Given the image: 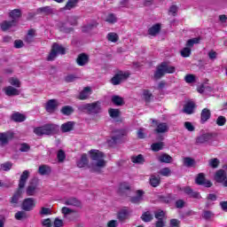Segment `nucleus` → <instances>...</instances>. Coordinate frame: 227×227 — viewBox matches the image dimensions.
I'll list each match as a JSON object with an SVG mask.
<instances>
[{
    "mask_svg": "<svg viewBox=\"0 0 227 227\" xmlns=\"http://www.w3.org/2000/svg\"><path fill=\"white\" fill-rule=\"evenodd\" d=\"M90 155L91 162L89 165L90 169L94 172H98L102 168H106V162L104 160V153L98 150H90L89 152Z\"/></svg>",
    "mask_w": 227,
    "mask_h": 227,
    "instance_id": "f257e3e1",
    "label": "nucleus"
},
{
    "mask_svg": "<svg viewBox=\"0 0 227 227\" xmlns=\"http://www.w3.org/2000/svg\"><path fill=\"white\" fill-rule=\"evenodd\" d=\"M58 132H59V126L54 123H47L34 129V134L39 137L54 136V134H58Z\"/></svg>",
    "mask_w": 227,
    "mask_h": 227,
    "instance_id": "f03ea898",
    "label": "nucleus"
},
{
    "mask_svg": "<svg viewBox=\"0 0 227 227\" xmlns=\"http://www.w3.org/2000/svg\"><path fill=\"white\" fill-rule=\"evenodd\" d=\"M166 74H175V67L169 66L167 62H162L157 67L156 72L154 73V79L159 80Z\"/></svg>",
    "mask_w": 227,
    "mask_h": 227,
    "instance_id": "7ed1b4c3",
    "label": "nucleus"
},
{
    "mask_svg": "<svg viewBox=\"0 0 227 227\" xmlns=\"http://www.w3.org/2000/svg\"><path fill=\"white\" fill-rule=\"evenodd\" d=\"M58 54H66V49L63 45L54 43L51 46V50L48 54L46 59L47 61H54L58 58Z\"/></svg>",
    "mask_w": 227,
    "mask_h": 227,
    "instance_id": "20e7f679",
    "label": "nucleus"
},
{
    "mask_svg": "<svg viewBox=\"0 0 227 227\" xmlns=\"http://www.w3.org/2000/svg\"><path fill=\"white\" fill-rule=\"evenodd\" d=\"M80 109L82 111H87L89 114H98V113H100L102 110V107L100 106V101H97L94 103L82 105Z\"/></svg>",
    "mask_w": 227,
    "mask_h": 227,
    "instance_id": "39448f33",
    "label": "nucleus"
},
{
    "mask_svg": "<svg viewBox=\"0 0 227 227\" xmlns=\"http://www.w3.org/2000/svg\"><path fill=\"white\" fill-rule=\"evenodd\" d=\"M36 207V200L34 198H27L23 200L21 207L25 212H31Z\"/></svg>",
    "mask_w": 227,
    "mask_h": 227,
    "instance_id": "423d86ee",
    "label": "nucleus"
},
{
    "mask_svg": "<svg viewBox=\"0 0 227 227\" xmlns=\"http://www.w3.org/2000/svg\"><path fill=\"white\" fill-rule=\"evenodd\" d=\"M129 75H130V74L121 71L111 79V82L114 84V86H118V84H120L122 81L129 79Z\"/></svg>",
    "mask_w": 227,
    "mask_h": 227,
    "instance_id": "0eeeda50",
    "label": "nucleus"
},
{
    "mask_svg": "<svg viewBox=\"0 0 227 227\" xmlns=\"http://www.w3.org/2000/svg\"><path fill=\"white\" fill-rule=\"evenodd\" d=\"M179 191L184 192V194H187L189 198H193L194 200H201V195H200V192H194L191 186L181 187L179 188Z\"/></svg>",
    "mask_w": 227,
    "mask_h": 227,
    "instance_id": "6e6552de",
    "label": "nucleus"
},
{
    "mask_svg": "<svg viewBox=\"0 0 227 227\" xmlns=\"http://www.w3.org/2000/svg\"><path fill=\"white\" fill-rule=\"evenodd\" d=\"M153 123H155L156 129H154V132L156 134H166V132H168L169 126L166 122H158L155 120H153Z\"/></svg>",
    "mask_w": 227,
    "mask_h": 227,
    "instance_id": "1a4fd4ad",
    "label": "nucleus"
},
{
    "mask_svg": "<svg viewBox=\"0 0 227 227\" xmlns=\"http://www.w3.org/2000/svg\"><path fill=\"white\" fill-rule=\"evenodd\" d=\"M12 139H13V133L12 131L0 133V146H5Z\"/></svg>",
    "mask_w": 227,
    "mask_h": 227,
    "instance_id": "9d476101",
    "label": "nucleus"
},
{
    "mask_svg": "<svg viewBox=\"0 0 227 227\" xmlns=\"http://www.w3.org/2000/svg\"><path fill=\"white\" fill-rule=\"evenodd\" d=\"M195 182L197 185H204V187H210L212 185V182L210 180H207L205 178V174L200 173L197 176Z\"/></svg>",
    "mask_w": 227,
    "mask_h": 227,
    "instance_id": "9b49d317",
    "label": "nucleus"
},
{
    "mask_svg": "<svg viewBox=\"0 0 227 227\" xmlns=\"http://www.w3.org/2000/svg\"><path fill=\"white\" fill-rule=\"evenodd\" d=\"M211 139L212 134L205 133L196 137L195 145H206V143H208Z\"/></svg>",
    "mask_w": 227,
    "mask_h": 227,
    "instance_id": "f8f14e48",
    "label": "nucleus"
},
{
    "mask_svg": "<svg viewBox=\"0 0 227 227\" xmlns=\"http://www.w3.org/2000/svg\"><path fill=\"white\" fill-rule=\"evenodd\" d=\"M227 178L226 170L224 169H219L215 174V180L217 182V184H224L225 180Z\"/></svg>",
    "mask_w": 227,
    "mask_h": 227,
    "instance_id": "ddd939ff",
    "label": "nucleus"
},
{
    "mask_svg": "<svg viewBox=\"0 0 227 227\" xmlns=\"http://www.w3.org/2000/svg\"><path fill=\"white\" fill-rule=\"evenodd\" d=\"M27 178H29V172L28 170H24L19 180V189L21 191L24 189V187H26Z\"/></svg>",
    "mask_w": 227,
    "mask_h": 227,
    "instance_id": "4468645a",
    "label": "nucleus"
},
{
    "mask_svg": "<svg viewBox=\"0 0 227 227\" xmlns=\"http://www.w3.org/2000/svg\"><path fill=\"white\" fill-rule=\"evenodd\" d=\"M90 61V57L86 53H81L78 55L76 59V63L79 67H84V65H88Z\"/></svg>",
    "mask_w": 227,
    "mask_h": 227,
    "instance_id": "2eb2a0df",
    "label": "nucleus"
},
{
    "mask_svg": "<svg viewBox=\"0 0 227 227\" xmlns=\"http://www.w3.org/2000/svg\"><path fill=\"white\" fill-rule=\"evenodd\" d=\"M196 109V104L193 101H189L184 106L183 113L185 114H192Z\"/></svg>",
    "mask_w": 227,
    "mask_h": 227,
    "instance_id": "dca6fc26",
    "label": "nucleus"
},
{
    "mask_svg": "<svg viewBox=\"0 0 227 227\" xmlns=\"http://www.w3.org/2000/svg\"><path fill=\"white\" fill-rule=\"evenodd\" d=\"M4 91L5 95H7V97H17V96L20 95V90L13 88L12 86L5 87L4 89Z\"/></svg>",
    "mask_w": 227,
    "mask_h": 227,
    "instance_id": "f3484780",
    "label": "nucleus"
},
{
    "mask_svg": "<svg viewBox=\"0 0 227 227\" xmlns=\"http://www.w3.org/2000/svg\"><path fill=\"white\" fill-rule=\"evenodd\" d=\"M74 127H75L74 121H67L60 126V129L63 133L72 132V130H74Z\"/></svg>",
    "mask_w": 227,
    "mask_h": 227,
    "instance_id": "a211bd4d",
    "label": "nucleus"
},
{
    "mask_svg": "<svg viewBox=\"0 0 227 227\" xmlns=\"http://www.w3.org/2000/svg\"><path fill=\"white\" fill-rule=\"evenodd\" d=\"M114 136L112 137V139L114 143H117L118 142V139H121V137H123L124 136H127L128 134V131L127 129H116L114 131Z\"/></svg>",
    "mask_w": 227,
    "mask_h": 227,
    "instance_id": "6ab92c4d",
    "label": "nucleus"
},
{
    "mask_svg": "<svg viewBox=\"0 0 227 227\" xmlns=\"http://www.w3.org/2000/svg\"><path fill=\"white\" fill-rule=\"evenodd\" d=\"M38 184L36 183H30L26 189L27 196H35Z\"/></svg>",
    "mask_w": 227,
    "mask_h": 227,
    "instance_id": "aec40b11",
    "label": "nucleus"
},
{
    "mask_svg": "<svg viewBox=\"0 0 227 227\" xmlns=\"http://www.w3.org/2000/svg\"><path fill=\"white\" fill-rule=\"evenodd\" d=\"M90 95H91V88L85 87L81 92L78 97L80 100H86L87 98H90Z\"/></svg>",
    "mask_w": 227,
    "mask_h": 227,
    "instance_id": "412c9836",
    "label": "nucleus"
},
{
    "mask_svg": "<svg viewBox=\"0 0 227 227\" xmlns=\"http://www.w3.org/2000/svg\"><path fill=\"white\" fill-rule=\"evenodd\" d=\"M21 196H22V190H20V188H18L17 192L11 198L12 205H14V207H17V204L19 203V200H20Z\"/></svg>",
    "mask_w": 227,
    "mask_h": 227,
    "instance_id": "4be33fe9",
    "label": "nucleus"
},
{
    "mask_svg": "<svg viewBox=\"0 0 227 227\" xmlns=\"http://www.w3.org/2000/svg\"><path fill=\"white\" fill-rule=\"evenodd\" d=\"M149 184L152 187H159L160 185V176L151 175L149 178Z\"/></svg>",
    "mask_w": 227,
    "mask_h": 227,
    "instance_id": "5701e85b",
    "label": "nucleus"
},
{
    "mask_svg": "<svg viewBox=\"0 0 227 227\" xmlns=\"http://www.w3.org/2000/svg\"><path fill=\"white\" fill-rule=\"evenodd\" d=\"M14 26H17V20H5L1 24V29L2 31H8V29L13 27Z\"/></svg>",
    "mask_w": 227,
    "mask_h": 227,
    "instance_id": "b1692460",
    "label": "nucleus"
},
{
    "mask_svg": "<svg viewBox=\"0 0 227 227\" xmlns=\"http://www.w3.org/2000/svg\"><path fill=\"white\" fill-rule=\"evenodd\" d=\"M90 160H88V155L86 153L82 154L80 160L77 161L78 168H86Z\"/></svg>",
    "mask_w": 227,
    "mask_h": 227,
    "instance_id": "393cba45",
    "label": "nucleus"
},
{
    "mask_svg": "<svg viewBox=\"0 0 227 227\" xmlns=\"http://www.w3.org/2000/svg\"><path fill=\"white\" fill-rule=\"evenodd\" d=\"M143 194H145V192L142 190L137 191V195L130 199L131 203L138 204L143 201Z\"/></svg>",
    "mask_w": 227,
    "mask_h": 227,
    "instance_id": "a878e982",
    "label": "nucleus"
},
{
    "mask_svg": "<svg viewBox=\"0 0 227 227\" xmlns=\"http://www.w3.org/2000/svg\"><path fill=\"white\" fill-rule=\"evenodd\" d=\"M210 110L208 108H204L200 114V121L201 123H205V121H208L210 120Z\"/></svg>",
    "mask_w": 227,
    "mask_h": 227,
    "instance_id": "bb28decb",
    "label": "nucleus"
},
{
    "mask_svg": "<svg viewBox=\"0 0 227 227\" xmlns=\"http://www.w3.org/2000/svg\"><path fill=\"white\" fill-rule=\"evenodd\" d=\"M160 33V24L157 23L148 29V35L151 36H157Z\"/></svg>",
    "mask_w": 227,
    "mask_h": 227,
    "instance_id": "cd10ccee",
    "label": "nucleus"
},
{
    "mask_svg": "<svg viewBox=\"0 0 227 227\" xmlns=\"http://www.w3.org/2000/svg\"><path fill=\"white\" fill-rule=\"evenodd\" d=\"M56 107H58V102L56 101V99H51L46 104V111L48 113L54 112V109H56Z\"/></svg>",
    "mask_w": 227,
    "mask_h": 227,
    "instance_id": "c85d7f7f",
    "label": "nucleus"
},
{
    "mask_svg": "<svg viewBox=\"0 0 227 227\" xmlns=\"http://www.w3.org/2000/svg\"><path fill=\"white\" fill-rule=\"evenodd\" d=\"M65 205L71 207H81L82 203L81 200H77L76 198H69L65 200Z\"/></svg>",
    "mask_w": 227,
    "mask_h": 227,
    "instance_id": "c756f323",
    "label": "nucleus"
},
{
    "mask_svg": "<svg viewBox=\"0 0 227 227\" xmlns=\"http://www.w3.org/2000/svg\"><path fill=\"white\" fill-rule=\"evenodd\" d=\"M37 13H43V15H52L54 10L51 6H43L37 9Z\"/></svg>",
    "mask_w": 227,
    "mask_h": 227,
    "instance_id": "7c9ffc66",
    "label": "nucleus"
},
{
    "mask_svg": "<svg viewBox=\"0 0 227 227\" xmlns=\"http://www.w3.org/2000/svg\"><path fill=\"white\" fill-rule=\"evenodd\" d=\"M158 160L160 162H164L165 164H169L172 162L173 158L169 154L163 153L158 157Z\"/></svg>",
    "mask_w": 227,
    "mask_h": 227,
    "instance_id": "2f4dec72",
    "label": "nucleus"
},
{
    "mask_svg": "<svg viewBox=\"0 0 227 227\" xmlns=\"http://www.w3.org/2000/svg\"><path fill=\"white\" fill-rule=\"evenodd\" d=\"M10 17L12 20H16L17 22V20L22 17V11H20V9H14L10 12Z\"/></svg>",
    "mask_w": 227,
    "mask_h": 227,
    "instance_id": "473e14b6",
    "label": "nucleus"
},
{
    "mask_svg": "<svg viewBox=\"0 0 227 227\" xmlns=\"http://www.w3.org/2000/svg\"><path fill=\"white\" fill-rule=\"evenodd\" d=\"M183 162L186 168H193V166H196V160L191 157L184 158Z\"/></svg>",
    "mask_w": 227,
    "mask_h": 227,
    "instance_id": "72a5a7b5",
    "label": "nucleus"
},
{
    "mask_svg": "<svg viewBox=\"0 0 227 227\" xmlns=\"http://www.w3.org/2000/svg\"><path fill=\"white\" fill-rule=\"evenodd\" d=\"M131 162H133L134 164H145V157L143 156V154L132 156Z\"/></svg>",
    "mask_w": 227,
    "mask_h": 227,
    "instance_id": "f704fd0d",
    "label": "nucleus"
},
{
    "mask_svg": "<svg viewBox=\"0 0 227 227\" xmlns=\"http://www.w3.org/2000/svg\"><path fill=\"white\" fill-rule=\"evenodd\" d=\"M112 102L114 106H123V104H125L123 98L120 96H113Z\"/></svg>",
    "mask_w": 227,
    "mask_h": 227,
    "instance_id": "c9c22d12",
    "label": "nucleus"
},
{
    "mask_svg": "<svg viewBox=\"0 0 227 227\" xmlns=\"http://www.w3.org/2000/svg\"><path fill=\"white\" fill-rule=\"evenodd\" d=\"M200 42H201V37L192 38L186 42V47L191 49V47H194V45L200 43Z\"/></svg>",
    "mask_w": 227,
    "mask_h": 227,
    "instance_id": "e433bc0d",
    "label": "nucleus"
},
{
    "mask_svg": "<svg viewBox=\"0 0 227 227\" xmlns=\"http://www.w3.org/2000/svg\"><path fill=\"white\" fill-rule=\"evenodd\" d=\"M164 148V143L163 142H158V143H153L151 145V150L153 152H160Z\"/></svg>",
    "mask_w": 227,
    "mask_h": 227,
    "instance_id": "4c0bfd02",
    "label": "nucleus"
},
{
    "mask_svg": "<svg viewBox=\"0 0 227 227\" xmlns=\"http://www.w3.org/2000/svg\"><path fill=\"white\" fill-rule=\"evenodd\" d=\"M38 172H39V175H43V176L49 175V173H51V168L47 165H42L39 167Z\"/></svg>",
    "mask_w": 227,
    "mask_h": 227,
    "instance_id": "58836bf2",
    "label": "nucleus"
},
{
    "mask_svg": "<svg viewBox=\"0 0 227 227\" xmlns=\"http://www.w3.org/2000/svg\"><path fill=\"white\" fill-rule=\"evenodd\" d=\"M220 162L221 161H219V159H217V158L210 159L208 160L209 168H213V169H215V168H219Z\"/></svg>",
    "mask_w": 227,
    "mask_h": 227,
    "instance_id": "ea45409f",
    "label": "nucleus"
},
{
    "mask_svg": "<svg viewBox=\"0 0 227 227\" xmlns=\"http://www.w3.org/2000/svg\"><path fill=\"white\" fill-rule=\"evenodd\" d=\"M12 118L13 121H19V122L24 121L26 120V116L19 113L13 114Z\"/></svg>",
    "mask_w": 227,
    "mask_h": 227,
    "instance_id": "a19ab883",
    "label": "nucleus"
},
{
    "mask_svg": "<svg viewBox=\"0 0 227 227\" xmlns=\"http://www.w3.org/2000/svg\"><path fill=\"white\" fill-rule=\"evenodd\" d=\"M62 114H65L66 116H70L72 113H74V108L70 106H66L61 108Z\"/></svg>",
    "mask_w": 227,
    "mask_h": 227,
    "instance_id": "79ce46f5",
    "label": "nucleus"
},
{
    "mask_svg": "<svg viewBox=\"0 0 227 227\" xmlns=\"http://www.w3.org/2000/svg\"><path fill=\"white\" fill-rule=\"evenodd\" d=\"M106 38L108 42H113L114 43H116L120 37L118 36V34L111 32L106 35Z\"/></svg>",
    "mask_w": 227,
    "mask_h": 227,
    "instance_id": "37998d69",
    "label": "nucleus"
},
{
    "mask_svg": "<svg viewBox=\"0 0 227 227\" xmlns=\"http://www.w3.org/2000/svg\"><path fill=\"white\" fill-rule=\"evenodd\" d=\"M141 219L145 223H150V221L153 220V215L147 211L142 215Z\"/></svg>",
    "mask_w": 227,
    "mask_h": 227,
    "instance_id": "c03bdc74",
    "label": "nucleus"
},
{
    "mask_svg": "<svg viewBox=\"0 0 227 227\" xmlns=\"http://www.w3.org/2000/svg\"><path fill=\"white\" fill-rule=\"evenodd\" d=\"M61 212L64 215V217H68V215H71V214H75V210L67 207H62Z\"/></svg>",
    "mask_w": 227,
    "mask_h": 227,
    "instance_id": "a18cd8bd",
    "label": "nucleus"
},
{
    "mask_svg": "<svg viewBox=\"0 0 227 227\" xmlns=\"http://www.w3.org/2000/svg\"><path fill=\"white\" fill-rule=\"evenodd\" d=\"M129 217V210L127 209H122L119 214H118V219L119 221H125Z\"/></svg>",
    "mask_w": 227,
    "mask_h": 227,
    "instance_id": "49530a36",
    "label": "nucleus"
},
{
    "mask_svg": "<svg viewBox=\"0 0 227 227\" xmlns=\"http://www.w3.org/2000/svg\"><path fill=\"white\" fill-rule=\"evenodd\" d=\"M15 219H17V221H22V219H27V214L25 213V211H18L15 214Z\"/></svg>",
    "mask_w": 227,
    "mask_h": 227,
    "instance_id": "de8ad7c7",
    "label": "nucleus"
},
{
    "mask_svg": "<svg viewBox=\"0 0 227 227\" xmlns=\"http://www.w3.org/2000/svg\"><path fill=\"white\" fill-rule=\"evenodd\" d=\"M158 173L161 176H171V169L169 168H163Z\"/></svg>",
    "mask_w": 227,
    "mask_h": 227,
    "instance_id": "09e8293b",
    "label": "nucleus"
},
{
    "mask_svg": "<svg viewBox=\"0 0 227 227\" xmlns=\"http://www.w3.org/2000/svg\"><path fill=\"white\" fill-rule=\"evenodd\" d=\"M216 125H218V127H223L226 125V117L223 115L218 116V118L216 119Z\"/></svg>",
    "mask_w": 227,
    "mask_h": 227,
    "instance_id": "8fccbe9b",
    "label": "nucleus"
},
{
    "mask_svg": "<svg viewBox=\"0 0 227 227\" xmlns=\"http://www.w3.org/2000/svg\"><path fill=\"white\" fill-rule=\"evenodd\" d=\"M9 82L12 86H15V88H20V81L18 78L12 77L9 79Z\"/></svg>",
    "mask_w": 227,
    "mask_h": 227,
    "instance_id": "3c124183",
    "label": "nucleus"
},
{
    "mask_svg": "<svg viewBox=\"0 0 227 227\" xmlns=\"http://www.w3.org/2000/svg\"><path fill=\"white\" fill-rule=\"evenodd\" d=\"M108 113L111 118H118V116H120V110L118 109L110 108Z\"/></svg>",
    "mask_w": 227,
    "mask_h": 227,
    "instance_id": "603ef678",
    "label": "nucleus"
},
{
    "mask_svg": "<svg viewBox=\"0 0 227 227\" xmlns=\"http://www.w3.org/2000/svg\"><path fill=\"white\" fill-rule=\"evenodd\" d=\"M75 6H77V5L75 4H74L71 0H67L66 5L63 7V10H65V11L74 10V8H75Z\"/></svg>",
    "mask_w": 227,
    "mask_h": 227,
    "instance_id": "864d4df0",
    "label": "nucleus"
},
{
    "mask_svg": "<svg viewBox=\"0 0 227 227\" xmlns=\"http://www.w3.org/2000/svg\"><path fill=\"white\" fill-rule=\"evenodd\" d=\"M184 81L185 82H187L188 84H191L192 82H195L196 81V76L194 74H186L184 76Z\"/></svg>",
    "mask_w": 227,
    "mask_h": 227,
    "instance_id": "5fc2aeb1",
    "label": "nucleus"
},
{
    "mask_svg": "<svg viewBox=\"0 0 227 227\" xmlns=\"http://www.w3.org/2000/svg\"><path fill=\"white\" fill-rule=\"evenodd\" d=\"M57 158L59 162H63L65 159H67V156L65 155V151L64 150H59L57 153Z\"/></svg>",
    "mask_w": 227,
    "mask_h": 227,
    "instance_id": "6e6d98bb",
    "label": "nucleus"
},
{
    "mask_svg": "<svg viewBox=\"0 0 227 227\" xmlns=\"http://www.w3.org/2000/svg\"><path fill=\"white\" fill-rule=\"evenodd\" d=\"M39 214L40 215H51V214H52V210L49 207H41Z\"/></svg>",
    "mask_w": 227,
    "mask_h": 227,
    "instance_id": "4d7b16f0",
    "label": "nucleus"
},
{
    "mask_svg": "<svg viewBox=\"0 0 227 227\" xmlns=\"http://www.w3.org/2000/svg\"><path fill=\"white\" fill-rule=\"evenodd\" d=\"M181 56L183 58H189L191 56V48L185 47L181 51Z\"/></svg>",
    "mask_w": 227,
    "mask_h": 227,
    "instance_id": "13d9d810",
    "label": "nucleus"
},
{
    "mask_svg": "<svg viewBox=\"0 0 227 227\" xmlns=\"http://www.w3.org/2000/svg\"><path fill=\"white\" fill-rule=\"evenodd\" d=\"M184 129H186V130H188L189 132H194L195 130L194 125H192V122L191 121L184 122Z\"/></svg>",
    "mask_w": 227,
    "mask_h": 227,
    "instance_id": "bf43d9fd",
    "label": "nucleus"
},
{
    "mask_svg": "<svg viewBox=\"0 0 227 227\" xmlns=\"http://www.w3.org/2000/svg\"><path fill=\"white\" fill-rule=\"evenodd\" d=\"M145 128H140L137 132V136L138 137V139H145V137H146V134L145 133Z\"/></svg>",
    "mask_w": 227,
    "mask_h": 227,
    "instance_id": "052dcab7",
    "label": "nucleus"
},
{
    "mask_svg": "<svg viewBox=\"0 0 227 227\" xmlns=\"http://www.w3.org/2000/svg\"><path fill=\"white\" fill-rule=\"evenodd\" d=\"M153 97V96L152 95L150 90H144V98H145V102H150V100H152Z\"/></svg>",
    "mask_w": 227,
    "mask_h": 227,
    "instance_id": "680f3d73",
    "label": "nucleus"
},
{
    "mask_svg": "<svg viewBox=\"0 0 227 227\" xmlns=\"http://www.w3.org/2000/svg\"><path fill=\"white\" fill-rule=\"evenodd\" d=\"M106 22H109L110 24H114L116 22V16L113 13L108 14L106 17Z\"/></svg>",
    "mask_w": 227,
    "mask_h": 227,
    "instance_id": "e2e57ef3",
    "label": "nucleus"
},
{
    "mask_svg": "<svg viewBox=\"0 0 227 227\" xmlns=\"http://www.w3.org/2000/svg\"><path fill=\"white\" fill-rule=\"evenodd\" d=\"M29 150H31V146H29L27 143L20 145V152H29Z\"/></svg>",
    "mask_w": 227,
    "mask_h": 227,
    "instance_id": "0e129e2a",
    "label": "nucleus"
},
{
    "mask_svg": "<svg viewBox=\"0 0 227 227\" xmlns=\"http://www.w3.org/2000/svg\"><path fill=\"white\" fill-rule=\"evenodd\" d=\"M53 226L54 227H63V220L59 218H55L53 222Z\"/></svg>",
    "mask_w": 227,
    "mask_h": 227,
    "instance_id": "69168bd1",
    "label": "nucleus"
},
{
    "mask_svg": "<svg viewBox=\"0 0 227 227\" xmlns=\"http://www.w3.org/2000/svg\"><path fill=\"white\" fill-rule=\"evenodd\" d=\"M214 217V213L212 211H204L203 218L204 219H212Z\"/></svg>",
    "mask_w": 227,
    "mask_h": 227,
    "instance_id": "338daca9",
    "label": "nucleus"
},
{
    "mask_svg": "<svg viewBox=\"0 0 227 227\" xmlns=\"http://www.w3.org/2000/svg\"><path fill=\"white\" fill-rule=\"evenodd\" d=\"M42 224L44 227H52V222L50 218L43 220Z\"/></svg>",
    "mask_w": 227,
    "mask_h": 227,
    "instance_id": "774afa93",
    "label": "nucleus"
}]
</instances>
